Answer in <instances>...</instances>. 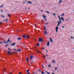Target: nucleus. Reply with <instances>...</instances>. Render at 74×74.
<instances>
[{
    "mask_svg": "<svg viewBox=\"0 0 74 74\" xmlns=\"http://www.w3.org/2000/svg\"><path fill=\"white\" fill-rule=\"evenodd\" d=\"M71 38H73V39H74V37L73 38V36L71 37Z\"/></svg>",
    "mask_w": 74,
    "mask_h": 74,
    "instance_id": "c9c22d12",
    "label": "nucleus"
},
{
    "mask_svg": "<svg viewBox=\"0 0 74 74\" xmlns=\"http://www.w3.org/2000/svg\"><path fill=\"white\" fill-rule=\"evenodd\" d=\"M48 23H46L45 24V25H48Z\"/></svg>",
    "mask_w": 74,
    "mask_h": 74,
    "instance_id": "37998d69",
    "label": "nucleus"
},
{
    "mask_svg": "<svg viewBox=\"0 0 74 74\" xmlns=\"http://www.w3.org/2000/svg\"><path fill=\"white\" fill-rule=\"evenodd\" d=\"M62 28H64V27L62 26Z\"/></svg>",
    "mask_w": 74,
    "mask_h": 74,
    "instance_id": "603ef678",
    "label": "nucleus"
},
{
    "mask_svg": "<svg viewBox=\"0 0 74 74\" xmlns=\"http://www.w3.org/2000/svg\"><path fill=\"white\" fill-rule=\"evenodd\" d=\"M41 73L42 74H45V73H44V72L43 71V72H41Z\"/></svg>",
    "mask_w": 74,
    "mask_h": 74,
    "instance_id": "b1692460",
    "label": "nucleus"
},
{
    "mask_svg": "<svg viewBox=\"0 0 74 74\" xmlns=\"http://www.w3.org/2000/svg\"><path fill=\"white\" fill-rule=\"evenodd\" d=\"M62 0H61L60 1H59V3H62Z\"/></svg>",
    "mask_w": 74,
    "mask_h": 74,
    "instance_id": "393cba45",
    "label": "nucleus"
},
{
    "mask_svg": "<svg viewBox=\"0 0 74 74\" xmlns=\"http://www.w3.org/2000/svg\"><path fill=\"white\" fill-rule=\"evenodd\" d=\"M37 45L38 46V47H40V44H39V43H38L37 44Z\"/></svg>",
    "mask_w": 74,
    "mask_h": 74,
    "instance_id": "bb28decb",
    "label": "nucleus"
},
{
    "mask_svg": "<svg viewBox=\"0 0 74 74\" xmlns=\"http://www.w3.org/2000/svg\"><path fill=\"white\" fill-rule=\"evenodd\" d=\"M56 62L55 61V60H53L52 61V63H55Z\"/></svg>",
    "mask_w": 74,
    "mask_h": 74,
    "instance_id": "4be33fe9",
    "label": "nucleus"
},
{
    "mask_svg": "<svg viewBox=\"0 0 74 74\" xmlns=\"http://www.w3.org/2000/svg\"><path fill=\"white\" fill-rule=\"evenodd\" d=\"M5 70H6V69H5V68H4V70H3V71H5Z\"/></svg>",
    "mask_w": 74,
    "mask_h": 74,
    "instance_id": "72a5a7b5",
    "label": "nucleus"
},
{
    "mask_svg": "<svg viewBox=\"0 0 74 74\" xmlns=\"http://www.w3.org/2000/svg\"><path fill=\"white\" fill-rule=\"evenodd\" d=\"M1 12H3V11H2V10H1Z\"/></svg>",
    "mask_w": 74,
    "mask_h": 74,
    "instance_id": "052dcab7",
    "label": "nucleus"
},
{
    "mask_svg": "<svg viewBox=\"0 0 74 74\" xmlns=\"http://www.w3.org/2000/svg\"><path fill=\"white\" fill-rule=\"evenodd\" d=\"M69 19H67V20H66V21H69Z\"/></svg>",
    "mask_w": 74,
    "mask_h": 74,
    "instance_id": "13d9d810",
    "label": "nucleus"
},
{
    "mask_svg": "<svg viewBox=\"0 0 74 74\" xmlns=\"http://www.w3.org/2000/svg\"><path fill=\"white\" fill-rule=\"evenodd\" d=\"M25 36H27V34H26L25 35Z\"/></svg>",
    "mask_w": 74,
    "mask_h": 74,
    "instance_id": "69168bd1",
    "label": "nucleus"
},
{
    "mask_svg": "<svg viewBox=\"0 0 74 74\" xmlns=\"http://www.w3.org/2000/svg\"><path fill=\"white\" fill-rule=\"evenodd\" d=\"M42 16L43 18L45 19V18H46V17L45 16V15H44V14L43 15H42Z\"/></svg>",
    "mask_w": 74,
    "mask_h": 74,
    "instance_id": "dca6fc26",
    "label": "nucleus"
},
{
    "mask_svg": "<svg viewBox=\"0 0 74 74\" xmlns=\"http://www.w3.org/2000/svg\"><path fill=\"white\" fill-rule=\"evenodd\" d=\"M8 44H7V45H6L5 46V47H7L8 46Z\"/></svg>",
    "mask_w": 74,
    "mask_h": 74,
    "instance_id": "f704fd0d",
    "label": "nucleus"
},
{
    "mask_svg": "<svg viewBox=\"0 0 74 74\" xmlns=\"http://www.w3.org/2000/svg\"><path fill=\"white\" fill-rule=\"evenodd\" d=\"M1 16H2V17H3V18H4V17H5V16H4L3 15H1Z\"/></svg>",
    "mask_w": 74,
    "mask_h": 74,
    "instance_id": "e433bc0d",
    "label": "nucleus"
},
{
    "mask_svg": "<svg viewBox=\"0 0 74 74\" xmlns=\"http://www.w3.org/2000/svg\"><path fill=\"white\" fill-rule=\"evenodd\" d=\"M36 51H37V52H38V53H41V54H42V53H41L39 51H38V50H37Z\"/></svg>",
    "mask_w": 74,
    "mask_h": 74,
    "instance_id": "412c9836",
    "label": "nucleus"
},
{
    "mask_svg": "<svg viewBox=\"0 0 74 74\" xmlns=\"http://www.w3.org/2000/svg\"><path fill=\"white\" fill-rule=\"evenodd\" d=\"M49 42H50V41H48L47 44V45L48 47L49 46Z\"/></svg>",
    "mask_w": 74,
    "mask_h": 74,
    "instance_id": "1a4fd4ad",
    "label": "nucleus"
},
{
    "mask_svg": "<svg viewBox=\"0 0 74 74\" xmlns=\"http://www.w3.org/2000/svg\"><path fill=\"white\" fill-rule=\"evenodd\" d=\"M63 17H62L61 18V19L62 20V21H64V19L63 18Z\"/></svg>",
    "mask_w": 74,
    "mask_h": 74,
    "instance_id": "f3484780",
    "label": "nucleus"
},
{
    "mask_svg": "<svg viewBox=\"0 0 74 74\" xmlns=\"http://www.w3.org/2000/svg\"><path fill=\"white\" fill-rule=\"evenodd\" d=\"M44 27V30H46V28H45V27Z\"/></svg>",
    "mask_w": 74,
    "mask_h": 74,
    "instance_id": "7c9ffc66",
    "label": "nucleus"
},
{
    "mask_svg": "<svg viewBox=\"0 0 74 74\" xmlns=\"http://www.w3.org/2000/svg\"><path fill=\"white\" fill-rule=\"evenodd\" d=\"M25 2H24L23 3V4H25Z\"/></svg>",
    "mask_w": 74,
    "mask_h": 74,
    "instance_id": "e2e57ef3",
    "label": "nucleus"
},
{
    "mask_svg": "<svg viewBox=\"0 0 74 74\" xmlns=\"http://www.w3.org/2000/svg\"><path fill=\"white\" fill-rule=\"evenodd\" d=\"M22 72H20L18 74H22Z\"/></svg>",
    "mask_w": 74,
    "mask_h": 74,
    "instance_id": "c03bdc74",
    "label": "nucleus"
},
{
    "mask_svg": "<svg viewBox=\"0 0 74 74\" xmlns=\"http://www.w3.org/2000/svg\"><path fill=\"white\" fill-rule=\"evenodd\" d=\"M44 19L45 20V21H47V19Z\"/></svg>",
    "mask_w": 74,
    "mask_h": 74,
    "instance_id": "de8ad7c7",
    "label": "nucleus"
},
{
    "mask_svg": "<svg viewBox=\"0 0 74 74\" xmlns=\"http://www.w3.org/2000/svg\"><path fill=\"white\" fill-rule=\"evenodd\" d=\"M8 16H9V17H10V15L9 14H7Z\"/></svg>",
    "mask_w": 74,
    "mask_h": 74,
    "instance_id": "4c0bfd02",
    "label": "nucleus"
},
{
    "mask_svg": "<svg viewBox=\"0 0 74 74\" xmlns=\"http://www.w3.org/2000/svg\"><path fill=\"white\" fill-rule=\"evenodd\" d=\"M57 69H58V68H57V67H56L55 68V70H57Z\"/></svg>",
    "mask_w": 74,
    "mask_h": 74,
    "instance_id": "2f4dec72",
    "label": "nucleus"
},
{
    "mask_svg": "<svg viewBox=\"0 0 74 74\" xmlns=\"http://www.w3.org/2000/svg\"><path fill=\"white\" fill-rule=\"evenodd\" d=\"M9 74H12V73H9Z\"/></svg>",
    "mask_w": 74,
    "mask_h": 74,
    "instance_id": "338daca9",
    "label": "nucleus"
},
{
    "mask_svg": "<svg viewBox=\"0 0 74 74\" xmlns=\"http://www.w3.org/2000/svg\"><path fill=\"white\" fill-rule=\"evenodd\" d=\"M14 45H16V43L14 42L11 45V46H14Z\"/></svg>",
    "mask_w": 74,
    "mask_h": 74,
    "instance_id": "7ed1b4c3",
    "label": "nucleus"
},
{
    "mask_svg": "<svg viewBox=\"0 0 74 74\" xmlns=\"http://www.w3.org/2000/svg\"><path fill=\"white\" fill-rule=\"evenodd\" d=\"M56 33H58V27L57 26L56 28Z\"/></svg>",
    "mask_w": 74,
    "mask_h": 74,
    "instance_id": "0eeeda50",
    "label": "nucleus"
},
{
    "mask_svg": "<svg viewBox=\"0 0 74 74\" xmlns=\"http://www.w3.org/2000/svg\"><path fill=\"white\" fill-rule=\"evenodd\" d=\"M47 74H50V73H49V72H48V73H47Z\"/></svg>",
    "mask_w": 74,
    "mask_h": 74,
    "instance_id": "8fccbe9b",
    "label": "nucleus"
},
{
    "mask_svg": "<svg viewBox=\"0 0 74 74\" xmlns=\"http://www.w3.org/2000/svg\"><path fill=\"white\" fill-rule=\"evenodd\" d=\"M48 67H49L50 68H51V65L49 64L48 66Z\"/></svg>",
    "mask_w": 74,
    "mask_h": 74,
    "instance_id": "a878e982",
    "label": "nucleus"
},
{
    "mask_svg": "<svg viewBox=\"0 0 74 74\" xmlns=\"http://www.w3.org/2000/svg\"><path fill=\"white\" fill-rule=\"evenodd\" d=\"M13 50H14V51H16V49H13Z\"/></svg>",
    "mask_w": 74,
    "mask_h": 74,
    "instance_id": "864d4df0",
    "label": "nucleus"
},
{
    "mask_svg": "<svg viewBox=\"0 0 74 74\" xmlns=\"http://www.w3.org/2000/svg\"><path fill=\"white\" fill-rule=\"evenodd\" d=\"M3 5H2L0 7V8H2V7H3Z\"/></svg>",
    "mask_w": 74,
    "mask_h": 74,
    "instance_id": "c756f323",
    "label": "nucleus"
},
{
    "mask_svg": "<svg viewBox=\"0 0 74 74\" xmlns=\"http://www.w3.org/2000/svg\"><path fill=\"white\" fill-rule=\"evenodd\" d=\"M39 42H40V41H41V42H43V40L42 38H39Z\"/></svg>",
    "mask_w": 74,
    "mask_h": 74,
    "instance_id": "f03ea898",
    "label": "nucleus"
},
{
    "mask_svg": "<svg viewBox=\"0 0 74 74\" xmlns=\"http://www.w3.org/2000/svg\"><path fill=\"white\" fill-rule=\"evenodd\" d=\"M3 42H0V44H3Z\"/></svg>",
    "mask_w": 74,
    "mask_h": 74,
    "instance_id": "49530a36",
    "label": "nucleus"
},
{
    "mask_svg": "<svg viewBox=\"0 0 74 74\" xmlns=\"http://www.w3.org/2000/svg\"><path fill=\"white\" fill-rule=\"evenodd\" d=\"M45 72L46 73H48L47 71H46Z\"/></svg>",
    "mask_w": 74,
    "mask_h": 74,
    "instance_id": "09e8293b",
    "label": "nucleus"
},
{
    "mask_svg": "<svg viewBox=\"0 0 74 74\" xmlns=\"http://www.w3.org/2000/svg\"><path fill=\"white\" fill-rule=\"evenodd\" d=\"M38 71H40V72H41V71H40V69H38Z\"/></svg>",
    "mask_w": 74,
    "mask_h": 74,
    "instance_id": "79ce46f5",
    "label": "nucleus"
},
{
    "mask_svg": "<svg viewBox=\"0 0 74 74\" xmlns=\"http://www.w3.org/2000/svg\"><path fill=\"white\" fill-rule=\"evenodd\" d=\"M46 12L48 13V14H50V13H49V12L48 11H46Z\"/></svg>",
    "mask_w": 74,
    "mask_h": 74,
    "instance_id": "473e14b6",
    "label": "nucleus"
},
{
    "mask_svg": "<svg viewBox=\"0 0 74 74\" xmlns=\"http://www.w3.org/2000/svg\"><path fill=\"white\" fill-rule=\"evenodd\" d=\"M45 55L46 56H48V55H47V54H45Z\"/></svg>",
    "mask_w": 74,
    "mask_h": 74,
    "instance_id": "680f3d73",
    "label": "nucleus"
},
{
    "mask_svg": "<svg viewBox=\"0 0 74 74\" xmlns=\"http://www.w3.org/2000/svg\"><path fill=\"white\" fill-rule=\"evenodd\" d=\"M64 13L62 14L61 15L62 16H64Z\"/></svg>",
    "mask_w": 74,
    "mask_h": 74,
    "instance_id": "cd10ccee",
    "label": "nucleus"
},
{
    "mask_svg": "<svg viewBox=\"0 0 74 74\" xmlns=\"http://www.w3.org/2000/svg\"><path fill=\"white\" fill-rule=\"evenodd\" d=\"M27 62H29V58L27 57Z\"/></svg>",
    "mask_w": 74,
    "mask_h": 74,
    "instance_id": "5701e85b",
    "label": "nucleus"
},
{
    "mask_svg": "<svg viewBox=\"0 0 74 74\" xmlns=\"http://www.w3.org/2000/svg\"><path fill=\"white\" fill-rule=\"evenodd\" d=\"M47 52H48V51H46V53H47Z\"/></svg>",
    "mask_w": 74,
    "mask_h": 74,
    "instance_id": "0e129e2a",
    "label": "nucleus"
},
{
    "mask_svg": "<svg viewBox=\"0 0 74 74\" xmlns=\"http://www.w3.org/2000/svg\"><path fill=\"white\" fill-rule=\"evenodd\" d=\"M23 37L24 38H30V36L28 35L27 36L25 37V35H23Z\"/></svg>",
    "mask_w": 74,
    "mask_h": 74,
    "instance_id": "f257e3e1",
    "label": "nucleus"
},
{
    "mask_svg": "<svg viewBox=\"0 0 74 74\" xmlns=\"http://www.w3.org/2000/svg\"><path fill=\"white\" fill-rule=\"evenodd\" d=\"M35 41H36V39H35Z\"/></svg>",
    "mask_w": 74,
    "mask_h": 74,
    "instance_id": "774afa93",
    "label": "nucleus"
},
{
    "mask_svg": "<svg viewBox=\"0 0 74 74\" xmlns=\"http://www.w3.org/2000/svg\"><path fill=\"white\" fill-rule=\"evenodd\" d=\"M11 42H12V41H10V43H11Z\"/></svg>",
    "mask_w": 74,
    "mask_h": 74,
    "instance_id": "4d7b16f0",
    "label": "nucleus"
},
{
    "mask_svg": "<svg viewBox=\"0 0 74 74\" xmlns=\"http://www.w3.org/2000/svg\"><path fill=\"white\" fill-rule=\"evenodd\" d=\"M17 40H21V38L20 37H18L17 38Z\"/></svg>",
    "mask_w": 74,
    "mask_h": 74,
    "instance_id": "f8f14e48",
    "label": "nucleus"
},
{
    "mask_svg": "<svg viewBox=\"0 0 74 74\" xmlns=\"http://www.w3.org/2000/svg\"><path fill=\"white\" fill-rule=\"evenodd\" d=\"M58 23V24H59V25H60V23H62V21L61 20V21H60V20L58 21V22H57Z\"/></svg>",
    "mask_w": 74,
    "mask_h": 74,
    "instance_id": "20e7f679",
    "label": "nucleus"
},
{
    "mask_svg": "<svg viewBox=\"0 0 74 74\" xmlns=\"http://www.w3.org/2000/svg\"><path fill=\"white\" fill-rule=\"evenodd\" d=\"M33 58H34V56H31L30 57V59L31 60H33Z\"/></svg>",
    "mask_w": 74,
    "mask_h": 74,
    "instance_id": "39448f33",
    "label": "nucleus"
},
{
    "mask_svg": "<svg viewBox=\"0 0 74 74\" xmlns=\"http://www.w3.org/2000/svg\"><path fill=\"white\" fill-rule=\"evenodd\" d=\"M43 56L44 57V58H45V56H44V55H43Z\"/></svg>",
    "mask_w": 74,
    "mask_h": 74,
    "instance_id": "a18cd8bd",
    "label": "nucleus"
},
{
    "mask_svg": "<svg viewBox=\"0 0 74 74\" xmlns=\"http://www.w3.org/2000/svg\"><path fill=\"white\" fill-rule=\"evenodd\" d=\"M53 15H54V16L55 18L56 16V13H53Z\"/></svg>",
    "mask_w": 74,
    "mask_h": 74,
    "instance_id": "6ab92c4d",
    "label": "nucleus"
},
{
    "mask_svg": "<svg viewBox=\"0 0 74 74\" xmlns=\"http://www.w3.org/2000/svg\"><path fill=\"white\" fill-rule=\"evenodd\" d=\"M59 25H60V24H58L57 25L58 27V26H59Z\"/></svg>",
    "mask_w": 74,
    "mask_h": 74,
    "instance_id": "a19ab883",
    "label": "nucleus"
},
{
    "mask_svg": "<svg viewBox=\"0 0 74 74\" xmlns=\"http://www.w3.org/2000/svg\"><path fill=\"white\" fill-rule=\"evenodd\" d=\"M41 12H43V11H42V10H41Z\"/></svg>",
    "mask_w": 74,
    "mask_h": 74,
    "instance_id": "bf43d9fd",
    "label": "nucleus"
},
{
    "mask_svg": "<svg viewBox=\"0 0 74 74\" xmlns=\"http://www.w3.org/2000/svg\"><path fill=\"white\" fill-rule=\"evenodd\" d=\"M48 33H47V32L46 31H44V34L45 35V34H47Z\"/></svg>",
    "mask_w": 74,
    "mask_h": 74,
    "instance_id": "423d86ee",
    "label": "nucleus"
},
{
    "mask_svg": "<svg viewBox=\"0 0 74 74\" xmlns=\"http://www.w3.org/2000/svg\"><path fill=\"white\" fill-rule=\"evenodd\" d=\"M42 67L43 69H44V66H43V65H42Z\"/></svg>",
    "mask_w": 74,
    "mask_h": 74,
    "instance_id": "ea45409f",
    "label": "nucleus"
},
{
    "mask_svg": "<svg viewBox=\"0 0 74 74\" xmlns=\"http://www.w3.org/2000/svg\"><path fill=\"white\" fill-rule=\"evenodd\" d=\"M8 50L9 51H11V50L10 49V48H8Z\"/></svg>",
    "mask_w": 74,
    "mask_h": 74,
    "instance_id": "c85d7f7f",
    "label": "nucleus"
},
{
    "mask_svg": "<svg viewBox=\"0 0 74 74\" xmlns=\"http://www.w3.org/2000/svg\"><path fill=\"white\" fill-rule=\"evenodd\" d=\"M10 41V38H9L8 39V41H7L8 42H8H9Z\"/></svg>",
    "mask_w": 74,
    "mask_h": 74,
    "instance_id": "aec40b11",
    "label": "nucleus"
},
{
    "mask_svg": "<svg viewBox=\"0 0 74 74\" xmlns=\"http://www.w3.org/2000/svg\"><path fill=\"white\" fill-rule=\"evenodd\" d=\"M0 25H2V23L0 22Z\"/></svg>",
    "mask_w": 74,
    "mask_h": 74,
    "instance_id": "3c124183",
    "label": "nucleus"
},
{
    "mask_svg": "<svg viewBox=\"0 0 74 74\" xmlns=\"http://www.w3.org/2000/svg\"><path fill=\"white\" fill-rule=\"evenodd\" d=\"M3 43H5V44H8V42L7 41H4L3 42Z\"/></svg>",
    "mask_w": 74,
    "mask_h": 74,
    "instance_id": "6e6552de",
    "label": "nucleus"
},
{
    "mask_svg": "<svg viewBox=\"0 0 74 74\" xmlns=\"http://www.w3.org/2000/svg\"><path fill=\"white\" fill-rule=\"evenodd\" d=\"M8 19H7L5 20V21H8Z\"/></svg>",
    "mask_w": 74,
    "mask_h": 74,
    "instance_id": "5fc2aeb1",
    "label": "nucleus"
},
{
    "mask_svg": "<svg viewBox=\"0 0 74 74\" xmlns=\"http://www.w3.org/2000/svg\"><path fill=\"white\" fill-rule=\"evenodd\" d=\"M41 48H42V49H45V48H44V47H41Z\"/></svg>",
    "mask_w": 74,
    "mask_h": 74,
    "instance_id": "58836bf2",
    "label": "nucleus"
},
{
    "mask_svg": "<svg viewBox=\"0 0 74 74\" xmlns=\"http://www.w3.org/2000/svg\"><path fill=\"white\" fill-rule=\"evenodd\" d=\"M50 41L52 42H53V41H52V38H50Z\"/></svg>",
    "mask_w": 74,
    "mask_h": 74,
    "instance_id": "a211bd4d",
    "label": "nucleus"
},
{
    "mask_svg": "<svg viewBox=\"0 0 74 74\" xmlns=\"http://www.w3.org/2000/svg\"><path fill=\"white\" fill-rule=\"evenodd\" d=\"M7 53L9 55H12V53H11L10 51H8L7 52Z\"/></svg>",
    "mask_w": 74,
    "mask_h": 74,
    "instance_id": "9d476101",
    "label": "nucleus"
},
{
    "mask_svg": "<svg viewBox=\"0 0 74 74\" xmlns=\"http://www.w3.org/2000/svg\"><path fill=\"white\" fill-rule=\"evenodd\" d=\"M18 51H19V52H21V49H18L17 50V52H18Z\"/></svg>",
    "mask_w": 74,
    "mask_h": 74,
    "instance_id": "9b49d317",
    "label": "nucleus"
},
{
    "mask_svg": "<svg viewBox=\"0 0 74 74\" xmlns=\"http://www.w3.org/2000/svg\"><path fill=\"white\" fill-rule=\"evenodd\" d=\"M29 71L28 70H27V74H30L29 73Z\"/></svg>",
    "mask_w": 74,
    "mask_h": 74,
    "instance_id": "ddd939ff",
    "label": "nucleus"
},
{
    "mask_svg": "<svg viewBox=\"0 0 74 74\" xmlns=\"http://www.w3.org/2000/svg\"><path fill=\"white\" fill-rule=\"evenodd\" d=\"M58 16L59 19L60 21V22H61V18H60V16H59L58 15Z\"/></svg>",
    "mask_w": 74,
    "mask_h": 74,
    "instance_id": "2eb2a0df",
    "label": "nucleus"
},
{
    "mask_svg": "<svg viewBox=\"0 0 74 74\" xmlns=\"http://www.w3.org/2000/svg\"><path fill=\"white\" fill-rule=\"evenodd\" d=\"M52 74H55V73H51Z\"/></svg>",
    "mask_w": 74,
    "mask_h": 74,
    "instance_id": "6e6d98bb",
    "label": "nucleus"
},
{
    "mask_svg": "<svg viewBox=\"0 0 74 74\" xmlns=\"http://www.w3.org/2000/svg\"><path fill=\"white\" fill-rule=\"evenodd\" d=\"M28 3V4H32V2L29 1H28L27 2Z\"/></svg>",
    "mask_w": 74,
    "mask_h": 74,
    "instance_id": "4468645a",
    "label": "nucleus"
}]
</instances>
